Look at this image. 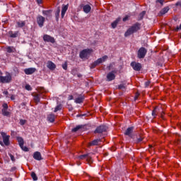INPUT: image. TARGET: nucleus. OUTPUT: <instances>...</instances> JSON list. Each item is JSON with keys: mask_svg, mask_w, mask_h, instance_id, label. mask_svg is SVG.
<instances>
[{"mask_svg": "<svg viewBox=\"0 0 181 181\" xmlns=\"http://www.w3.org/2000/svg\"><path fill=\"white\" fill-rule=\"evenodd\" d=\"M151 85V81H147L146 82H145L144 86L145 87H149V86Z\"/></svg>", "mask_w": 181, "mask_h": 181, "instance_id": "nucleus-50", "label": "nucleus"}, {"mask_svg": "<svg viewBox=\"0 0 181 181\" xmlns=\"http://www.w3.org/2000/svg\"><path fill=\"white\" fill-rule=\"evenodd\" d=\"M97 66H98V63L97 62V61H95L94 62H93L90 65V69H95V67H97Z\"/></svg>", "mask_w": 181, "mask_h": 181, "instance_id": "nucleus-36", "label": "nucleus"}, {"mask_svg": "<svg viewBox=\"0 0 181 181\" xmlns=\"http://www.w3.org/2000/svg\"><path fill=\"white\" fill-rule=\"evenodd\" d=\"M1 113L4 117H9L11 115V112L8 111V109H2Z\"/></svg>", "mask_w": 181, "mask_h": 181, "instance_id": "nucleus-25", "label": "nucleus"}, {"mask_svg": "<svg viewBox=\"0 0 181 181\" xmlns=\"http://www.w3.org/2000/svg\"><path fill=\"white\" fill-rule=\"evenodd\" d=\"M3 181H12V178L4 177L2 178Z\"/></svg>", "mask_w": 181, "mask_h": 181, "instance_id": "nucleus-46", "label": "nucleus"}, {"mask_svg": "<svg viewBox=\"0 0 181 181\" xmlns=\"http://www.w3.org/2000/svg\"><path fill=\"white\" fill-rule=\"evenodd\" d=\"M12 81V75L10 73H8L6 76H0V83H11Z\"/></svg>", "mask_w": 181, "mask_h": 181, "instance_id": "nucleus-6", "label": "nucleus"}, {"mask_svg": "<svg viewBox=\"0 0 181 181\" xmlns=\"http://www.w3.org/2000/svg\"><path fill=\"white\" fill-rule=\"evenodd\" d=\"M35 1L38 4V5H40V4H42V0H35Z\"/></svg>", "mask_w": 181, "mask_h": 181, "instance_id": "nucleus-57", "label": "nucleus"}, {"mask_svg": "<svg viewBox=\"0 0 181 181\" xmlns=\"http://www.w3.org/2000/svg\"><path fill=\"white\" fill-rule=\"evenodd\" d=\"M16 167H12L10 170H6V173H9V172H16Z\"/></svg>", "mask_w": 181, "mask_h": 181, "instance_id": "nucleus-37", "label": "nucleus"}, {"mask_svg": "<svg viewBox=\"0 0 181 181\" xmlns=\"http://www.w3.org/2000/svg\"><path fill=\"white\" fill-rule=\"evenodd\" d=\"M116 73H117V71H112L109 72L106 76L107 81H112V80H115V74Z\"/></svg>", "mask_w": 181, "mask_h": 181, "instance_id": "nucleus-10", "label": "nucleus"}, {"mask_svg": "<svg viewBox=\"0 0 181 181\" xmlns=\"http://www.w3.org/2000/svg\"><path fill=\"white\" fill-rule=\"evenodd\" d=\"M73 98H74L73 95H69V97H68L69 101L73 100Z\"/></svg>", "mask_w": 181, "mask_h": 181, "instance_id": "nucleus-55", "label": "nucleus"}, {"mask_svg": "<svg viewBox=\"0 0 181 181\" xmlns=\"http://www.w3.org/2000/svg\"><path fill=\"white\" fill-rule=\"evenodd\" d=\"M36 71V68H27L24 69L25 74L27 76H30V74H33Z\"/></svg>", "mask_w": 181, "mask_h": 181, "instance_id": "nucleus-12", "label": "nucleus"}, {"mask_svg": "<svg viewBox=\"0 0 181 181\" xmlns=\"http://www.w3.org/2000/svg\"><path fill=\"white\" fill-rule=\"evenodd\" d=\"M2 107H3L2 110H8V103H4L2 105Z\"/></svg>", "mask_w": 181, "mask_h": 181, "instance_id": "nucleus-45", "label": "nucleus"}, {"mask_svg": "<svg viewBox=\"0 0 181 181\" xmlns=\"http://www.w3.org/2000/svg\"><path fill=\"white\" fill-rule=\"evenodd\" d=\"M130 66L135 71H141V69H142V64L139 62H132L130 64Z\"/></svg>", "mask_w": 181, "mask_h": 181, "instance_id": "nucleus-7", "label": "nucleus"}, {"mask_svg": "<svg viewBox=\"0 0 181 181\" xmlns=\"http://www.w3.org/2000/svg\"><path fill=\"white\" fill-rule=\"evenodd\" d=\"M21 107H25L26 105V103L23 102L21 104Z\"/></svg>", "mask_w": 181, "mask_h": 181, "instance_id": "nucleus-59", "label": "nucleus"}, {"mask_svg": "<svg viewBox=\"0 0 181 181\" xmlns=\"http://www.w3.org/2000/svg\"><path fill=\"white\" fill-rule=\"evenodd\" d=\"M19 124L20 125H25L26 124V119H21Z\"/></svg>", "mask_w": 181, "mask_h": 181, "instance_id": "nucleus-42", "label": "nucleus"}, {"mask_svg": "<svg viewBox=\"0 0 181 181\" xmlns=\"http://www.w3.org/2000/svg\"><path fill=\"white\" fill-rule=\"evenodd\" d=\"M59 13H60V11H59V12H58V13H56V14H55L57 21L59 20Z\"/></svg>", "mask_w": 181, "mask_h": 181, "instance_id": "nucleus-56", "label": "nucleus"}, {"mask_svg": "<svg viewBox=\"0 0 181 181\" xmlns=\"http://www.w3.org/2000/svg\"><path fill=\"white\" fill-rule=\"evenodd\" d=\"M43 40L44 42H47V43H55L56 40H54V37L45 34L43 36Z\"/></svg>", "mask_w": 181, "mask_h": 181, "instance_id": "nucleus-8", "label": "nucleus"}, {"mask_svg": "<svg viewBox=\"0 0 181 181\" xmlns=\"http://www.w3.org/2000/svg\"><path fill=\"white\" fill-rule=\"evenodd\" d=\"M174 21H175V22H177V17H175Z\"/></svg>", "mask_w": 181, "mask_h": 181, "instance_id": "nucleus-63", "label": "nucleus"}, {"mask_svg": "<svg viewBox=\"0 0 181 181\" xmlns=\"http://www.w3.org/2000/svg\"><path fill=\"white\" fill-rule=\"evenodd\" d=\"M99 142H101V140L100 139H94L88 144V146H97Z\"/></svg>", "mask_w": 181, "mask_h": 181, "instance_id": "nucleus-17", "label": "nucleus"}, {"mask_svg": "<svg viewBox=\"0 0 181 181\" xmlns=\"http://www.w3.org/2000/svg\"><path fill=\"white\" fill-rule=\"evenodd\" d=\"M31 177L34 181L37 180V175H36V173L35 172L31 173Z\"/></svg>", "mask_w": 181, "mask_h": 181, "instance_id": "nucleus-34", "label": "nucleus"}, {"mask_svg": "<svg viewBox=\"0 0 181 181\" xmlns=\"http://www.w3.org/2000/svg\"><path fill=\"white\" fill-rule=\"evenodd\" d=\"M86 158H86L87 162L88 163L93 162V158L90 156H88Z\"/></svg>", "mask_w": 181, "mask_h": 181, "instance_id": "nucleus-49", "label": "nucleus"}, {"mask_svg": "<svg viewBox=\"0 0 181 181\" xmlns=\"http://www.w3.org/2000/svg\"><path fill=\"white\" fill-rule=\"evenodd\" d=\"M8 156H10L12 162H15L16 159H15V156H13V155H12V153H8Z\"/></svg>", "mask_w": 181, "mask_h": 181, "instance_id": "nucleus-44", "label": "nucleus"}, {"mask_svg": "<svg viewBox=\"0 0 181 181\" xmlns=\"http://www.w3.org/2000/svg\"><path fill=\"white\" fill-rule=\"evenodd\" d=\"M26 25V23L25 21H18L17 22V26L18 28H23Z\"/></svg>", "mask_w": 181, "mask_h": 181, "instance_id": "nucleus-30", "label": "nucleus"}, {"mask_svg": "<svg viewBox=\"0 0 181 181\" xmlns=\"http://www.w3.org/2000/svg\"><path fill=\"white\" fill-rule=\"evenodd\" d=\"M108 127L105 124H101L96 127L94 134H104V132H107Z\"/></svg>", "mask_w": 181, "mask_h": 181, "instance_id": "nucleus-5", "label": "nucleus"}, {"mask_svg": "<svg viewBox=\"0 0 181 181\" xmlns=\"http://www.w3.org/2000/svg\"><path fill=\"white\" fill-rule=\"evenodd\" d=\"M17 141L18 142V145L20 148H23V145H25V141L22 137H17Z\"/></svg>", "mask_w": 181, "mask_h": 181, "instance_id": "nucleus-22", "label": "nucleus"}, {"mask_svg": "<svg viewBox=\"0 0 181 181\" xmlns=\"http://www.w3.org/2000/svg\"><path fill=\"white\" fill-rule=\"evenodd\" d=\"M179 30H181V23H180V26H177L175 28L173 29L174 32H177Z\"/></svg>", "mask_w": 181, "mask_h": 181, "instance_id": "nucleus-43", "label": "nucleus"}, {"mask_svg": "<svg viewBox=\"0 0 181 181\" xmlns=\"http://www.w3.org/2000/svg\"><path fill=\"white\" fill-rule=\"evenodd\" d=\"M81 128H83V125H78L76 127L73 128L71 129L72 132H77V131L81 129Z\"/></svg>", "mask_w": 181, "mask_h": 181, "instance_id": "nucleus-28", "label": "nucleus"}, {"mask_svg": "<svg viewBox=\"0 0 181 181\" xmlns=\"http://www.w3.org/2000/svg\"><path fill=\"white\" fill-rule=\"evenodd\" d=\"M118 90H125L127 88V84L122 83L118 86Z\"/></svg>", "mask_w": 181, "mask_h": 181, "instance_id": "nucleus-32", "label": "nucleus"}, {"mask_svg": "<svg viewBox=\"0 0 181 181\" xmlns=\"http://www.w3.org/2000/svg\"><path fill=\"white\" fill-rule=\"evenodd\" d=\"M11 100H12L13 101V100H15V95H11Z\"/></svg>", "mask_w": 181, "mask_h": 181, "instance_id": "nucleus-58", "label": "nucleus"}, {"mask_svg": "<svg viewBox=\"0 0 181 181\" xmlns=\"http://www.w3.org/2000/svg\"><path fill=\"white\" fill-rule=\"evenodd\" d=\"M120 21H121V18L119 17L113 23H112L111 26L112 29H115V28H117V25H118V23H119Z\"/></svg>", "mask_w": 181, "mask_h": 181, "instance_id": "nucleus-20", "label": "nucleus"}, {"mask_svg": "<svg viewBox=\"0 0 181 181\" xmlns=\"http://www.w3.org/2000/svg\"><path fill=\"white\" fill-rule=\"evenodd\" d=\"M74 71H76V70H74V69H73V70L71 71L72 74H74Z\"/></svg>", "mask_w": 181, "mask_h": 181, "instance_id": "nucleus-64", "label": "nucleus"}, {"mask_svg": "<svg viewBox=\"0 0 181 181\" xmlns=\"http://www.w3.org/2000/svg\"><path fill=\"white\" fill-rule=\"evenodd\" d=\"M13 70L14 73H16V74H18L19 73V69L16 66H14Z\"/></svg>", "mask_w": 181, "mask_h": 181, "instance_id": "nucleus-48", "label": "nucleus"}, {"mask_svg": "<svg viewBox=\"0 0 181 181\" xmlns=\"http://www.w3.org/2000/svg\"><path fill=\"white\" fill-rule=\"evenodd\" d=\"M83 9L85 13H90L91 12V6L88 4L83 6Z\"/></svg>", "mask_w": 181, "mask_h": 181, "instance_id": "nucleus-19", "label": "nucleus"}, {"mask_svg": "<svg viewBox=\"0 0 181 181\" xmlns=\"http://www.w3.org/2000/svg\"><path fill=\"white\" fill-rule=\"evenodd\" d=\"M112 66V64H110L107 66L108 70H111Z\"/></svg>", "mask_w": 181, "mask_h": 181, "instance_id": "nucleus-60", "label": "nucleus"}, {"mask_svg": "<svg viewBox=\"0 0 181 181\" xmlns=\"http://www.w3.org/2000/svg\"><path fill=\"white\" fill-rule=\"evenodd\" d=\"M93 53V49H84L79 53L80 59H87V57H90V54Z\"/></svg>", "mask_w": 181, "mask_h": 181, "instance_id": "nucleus-3", "label": "nucleus"}, {"mask_svg": "<svg viewBox=\"0 0 181 181\" xmlns=\"http://www.w3.org/2000/svg\"><path fill=\"white\" fill-rule=\"evenodd\" d=\"M62 105H57L54 110V112H57V111H60L62 110Z\"/></svg>", "mask_w": 181, "mask_h": 181, "instance_id": "nucleus-35", "label": "nucleus"}, {"mask_svg": "<svg viewBox=\"0 0 181 181\" xmlns=\"http://www.w3.org/2000/svg\"><path fill=\"white\" fill-rule=\"evenodd\" d=\"M107 59H108V56L105 55L102 58L98 59L96 62H98V64H101V63H104Z\"/></svg>", "mask_w": 181, "mask_h": 181, "instance_id": "nucleus-21", "label": "nucleus"}, {"mask_svg": "<svg viewBox=\"0 0 181 181\" xmlns=\"http://www.w3.org/2000/svg\"><path fill=\"white\" fill-rule=\"evenodd\" d=\"M129 16H126L124 18H123L122 21L123 22H127V21H128Z\"/></svg>", "mask_w": 181, "mask_h": 181, "instance_id": "nucleus-53", "label": "nucleus"}, {"mask_svg": "<svg viewBox=\"0 0 181 181\" xmlns=\"http://www.w3.org/2000/svg\"><path fill=\"white\" fill-rule=\"evenodd\" d=\"M8 34L10 35V37H18V35H19V31H16L13 33V31H9Z\"/></svg>", "mask_w": 181, "mask_h": 181, "instance_id": "nucleus-24", "label": "nucleus"}, {"mask_svg": "<svg viewBox=\"0 0 181 181\" xmlns=\"http://www.w3.org/2000/svg\"><path fill=\"white\" fill-rule=\"evenodd\" d=\"M4 94H5V95H8V90L4 91Z\"/></svg>", "mask_w": 181, "mask_h": 181, "instance_id": "nucleus-62", "label": "nucleus"}, {"mask_svg": "<svg viewBox=\"0 0 181 181\" xmlns=\"http://www.w3.org/2000/svg\"><path fill=\"white\" fill-rule=\"evenodd\" d=\"M84 99H85L84 95H80L79 96H78V98L75 99V103L76 104H81V103H83Z\"/></svg>", "mask_w": 181, "mask_h": 181, "instance_id": "nucleus-15", "label": "nucleus"}, {"mask_svg": "<svg viewBox=\"0 0 181 181\" xmlns=\"http://www.w3.org/2000/svg\"><path fill=\"white\" fill-rule=\"evenodd\" d=\"M141 29V23H136L133 25H132L124 33V37H128V36H131L133 33H136L138 30Z\"/></svg>", "mask_w": 181, "mask_h": 181, "instance_id": "nucleus-1", "label": "nucleus"}, {"mask_svg": "<svg viewBox=\"0 0 181 181\" xmlns=\"http://www.w3.org/2000/svg\"><path fill=\"white\" fill-rule=\"evenodd\" d=\"M21 149L24 151V152H29V148L26 146H23V147H21Z\"/></svg>", "mask_w": 181, "mask_h": 181, "instance_id": "nucleus-47", "label": "nucleus"}, {"mask_svg": "<svg viewBox=\"0 0 181 181\" xmlns=\"http://www.w3.org/2000/svg\"><path fill=\"white\" fill-rule=\"evenodd\" d=\"M25 88L28 91H32V86H30L29 84L25 85Z\"/></svg>", "mask_w": 181, "mask_h": 181, "instance_id": "nucleus-40", "label": "nucleus"}, {"mask_svg": "<svg viewBox=\"0 0 181 181\" xmlns=\"http://www.w3.org/2000/svg\"><path fill=\"white\" fill-rule=\"evenodd\" d=\"M54 114H50L47 116V120L49 121V122H54Z\"/></svg>", "mask_w": 181, "mask_h": 181, "instance_id": "nucleus-26", "label": "nucleus"}, {"mask_svg": "<svg viewBox=\"0 0 181 181\" xmlns=\"http://www.w3.org/2000/svg\"><path fill=\"white\" fill-rule=\"evenodd\" d=\"M169 12V6L164 7L160 11V15H165V13H168Z\"/></svg>", "mask_w": 181, "mask_h": 181, "instance_id": "nucleus-27", "label": "nucleus"}, {"mask_svg": "<svg viewBox=\"0 0 181 181\" xmlns=\"http://www.w3.org/2000/svg\"><path fill=\"white\" fill-rule=\"evenodd\" d=\"M87 156H88V153L87 154H83L78 156V159L83 160V159H86V158H87Z\"/></svg>", "mask_w": 181, "mask_h": 181, "instance_id": "nucleus-39", "label": "nucleus"}, {"mask_svg": "<svg viewBox=\"0 0 181 181\" xmlns=\"http://www.w3.org/2000/svg\"><path fill=\"white\" fill-rule=\"evenodd\" d=\"M62 69H64V70H67V62L62 64Z\"/></svg>", "mask_w": 181, "mask_h": 181, "instance_id": "nucleus-52", "label": "nucleus"}, {"mask_svg": "<svg viewBox=\"0 0 181 181\" xmlns=\"http://www.w3.org/2000/svg\"><path fill=\"white\" fill-rule=\"evenodd\" d=\"M1 135L3 138V142L2 141H0V145L1 146H4V145L6 146H9V145H11V142H9V138H11L10 136L6 135V134H5V132H1Z\"/></svg>", "mask_w": 181, "mask_h": 181, "instance_id": "nucleus-2", "label": "nucleus"}, {"mask_svg": "<svg viewBox=\"0 0 181 181\" xmlns=\"http://www.w3.org/2000/svg\"><path fill=\"white\" fill-rule=\"evenodd\" d=\"M45 17H43L40 15L37 16V23L40 28H43V26L45 25Z\"/></svg>", "mask_w": 181, "mask_h": 181, "instance_id": "nucleus-9", "label": "nucleus"}, {"mask_svg": "<svg viewBox=\"0 0 181 181\" xmlns=\"http://www.w3.org/2000/svg\"><path fill=\"white\" fill-rule=\"evenodd\" d=\"M148 53V50L146 48L141 47L137 52V57L138 59H145L146 54Z\"/></svg>", "mask_w": 181, "mask_h": 181, "instance_id": "nucleus-4", "label": "nucleus"}, {"mask_svg": "<svg viewBox=\"0 0 181 181\" xmlns=\"http://www.w3.org/2000/svg\"><path fill=\"white\" fill-rule=\"evenodd\" d=\"M67 9H69L68 5L62 6V13H61V16L62 18H64V16L66 15V12H67Z\"/></svg>", "mask_w": 181, "mask_h": 181, "instance_id": "nucleus-18", "label": "nucleus"}, {"mask_svg": "<svg viewBox=\"0 0 181 181\" xmlns=\"http://www.w3.org/2000/svg\"><path fill=\"white\" fill-rule=\"evenodd\" d=\"M7 53H15V49L13 47H7L6 48Z\"/></svg>", "mask_w": 181, "mask_h": 181, "instance_id": "nucleus-29", "label": "nucleus"}, {"mask_svg": "<svg viewBox=\"0 0 181 181\" xmlns=\"http://www.w3.org/2000/svg\"><path fill=\"white\" fill-rule=\"evenodd\" d=\"M134 132V127H130L127 128L124 132V135L129 136V138H132V133Z\"/></svg>", "mask_w": 181, "mask_h": 181, "instance_id": "nucleus-13", "label": "nucleus"}, {"mask_svg": "<svg viewBox=\"0 0 181 181\" xmlns=\"http://www.w3.org/2000/svg\"><path fill=\"white\" fill-rule=\"evenodd\" d=\"M146 14V11H144L139 15V21H142L144 19V16Z\"/></svg>", "mask_w": 181, "mask_h": 181, "instance_id": "nucleus-31", "label": "nucleus"}, {"mask_svg": "<svg viewBox=\"0 0 181 181\" xmlns=\"http://www.w3.org/2000/svg\"><path fill=\"white\" fill-rule=\"evenodd\" d=\"M163 2H165V0H156V4H160L161 6H163Z\"/></svg>", "mask_w": 181, "mask_h": 181, "instance_id": "nucleus-41", "label": "nucleus"}, {"mask_svg": "<svg viewBox=\"0 0 181 181\" xmlns=\"http://www.w3.org/2000/svg\"><path fill=\"white\" fill-rule=\"evenodd\" d=\"M159 112L161 113V117L165 114L163 111H162V108H159L158 107H156L152 111V115L153 116V118H156V115L159 114Z\"/></svg>", "mask_w": 181, "mask_h": 181, "instance_id": "nucleus-11", "label": "nucleus"}, {"mask_svg": "<svg viewBox=\"0 0 181 181\" xmlns=\"http://www.w3.org/2000/svg\"><path fill=\"white\" fill-rule=\"evenodd\" d=\"M33 158L35 160H42V154L39 151H35L33 154Z\"/></svg>", "mask_w": 181, "mask_h": 181, "instance_id": "nucleus-16", "label": "nucleus"}, {"mask_svg": "<svg viewBox=\"0 0 181 181\" xmlns=\"http://www.w3.org/2000/svg\"><path fill=\"white\" fill-rule=\"evenodd\" d=\"M140 94L139 93L136 92L134 95V100L136 101L138 100V97H139Z\"/></svg>", "mask_w": 181, "mask_h": 181, "instance_id": "nucleus-51", "label": "nucleus"}, {"mask_svg": "<svg viewBox=\"0 0 181 181\" xmlns=\"http://www.w3.org/2000/svg\"><path fill=\"white\" fill-rule=\"evenodd\" d=\"M86 114L78 115L77 117H86Z\"/></svg>", "mask_w": 181, "mask_h": 181, "instance_id": "nucleus-61", "label": "nucleus"}, {"mask_svg": "<svg viewBox=\"0 0 181 181\" xmlns=\"http://www.w3.org/2000/svg\"><path fill=\"white\" fill-rule=\"evenodd\" d=\"M42 13L46 16H50V13H52V10H44L42 11Z\"/></svg>", "mask_w": 181, "mask_h": 181, "instance_id": "nucleus-33", "label": "nucleus"}, {"mask_svg": "<svg viewBox=\"0 0 181 181\" xmlns=\"http://www.w3.org/2000/svg\"><path fill=\"white\" fill-rule=\"evenodd\" d=\"M34 97V101L37 103V104H39L40 103V98L42 97L41 94H35L33 95Z\"/></svg>", "mask_w": 181, "mask_h": 181, "instance_id": "nucleus-23", "label": "nucleus"}, {"mask_svg": "<svg viewBox=\"0 0 181 181\" xmlns=\"http://www.w3.org/2000/svg\"><path fill=\"white\" fill-rule=\"evenodd\" d=\"M47 67L49 70H54L56 69V64L52 61H48L47 63Z\"/></svg>", "mask_w": 181, "mask_h": 181, "instance_id": "nucleus-14", "label": "nucleus"}, {"mask_svg": "<svg viewBox=\"0 0 181 181\" xmlns=\"http://www.w3.org/2000/svg\"><path fill=\"white\" fill-rule=\"evenodd\" d=\"M144 140V139L142 137H137L136 140H134V142H136V144H139L140 142H142V141Z\"/></svg>", "mask_w": 181, "mask_h": 181, "instance_id": "nucleus-38", "label": "nucleus"}, {"mask_svg": "<svg viewBox=\"0 0 181 181\" xmlns=\"http://www.w3.org/2000/svg\"><path fill=\"white\" fill-rule=\"evenodd\" d=\"M175 6H180V8H181V1H177L175 4Z\"/></svg>", "mask_w": 181, "mask_h": 181, "instance_id": "nucleus-54", "label": "nucleus"}]
</instances>
